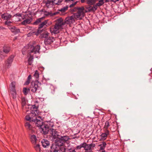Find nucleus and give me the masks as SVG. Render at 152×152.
<instances>
[{
  "instance_id": "f257e3e1",
  "label": "nucleus",
  "mask_w": 152,
  "mask_h": 152,
  "mask_svg": "<svg viewBox=\"0 0 152 152\" xmlns=\"http://www.w3.org/2000/svg\"><path fill=\"white\" fill-rule=\"evenodd\" d=\"M26 108L30 109V110H26V119L30 121L34 122L36 126H39L42 123V118L39 115L37 110V107L35 105H27Z\"/></svg>"
},
{
  "instance_id": "f03ea898",
  "label": "nucleus",
  "mask_w": 152,
  "mask_h": 152,
  "mask_svg": "<svg viewBox=\"0 0 152 152\" xmlns=\"http://www.w3.org/2000/svg\"><path fill=\"white\" fill-rule=\"evenodd\" d=\"M77 9V13L74 14L71 16L67 17L65 19V22L63 21L65 27L66 23L70 24L74 23L75 19L80 20L82 19L84 16L85 13L87 12V11L84 10L83 7H78Z\"/></svg>"
},
{
  "instance_id": "7ed1b4c3",
  "label": "nucleus",
  "mask_w": 152,
  "mask_h": 152,
  "mask_svg": "<svg viewBox=\"0 0 152 152\" xmlns=\"http://www.w3.org/2000/svg\"><path fill=\"white\" fill-rule=\"evenodd\" d=\"M28 54L27 58L28 64L31 65L33 61V56L37 57V55L39 54L40 46L37 45L35 46L33 45L29 46L28 48Z\"/></svg>"
},
{
  "instance_id": "20e7f679",
  "label": "nucleus",
  "mask_w": 152,
  "mask_h": 152,
  "mask_svg": "<svg viewBox=\"0 0 152 152\" xmlns=\"http://www.w3.org/2000/svg\"><path fill=\"white\" fill-rule=\"evenodd\" d=\"M65 27V25H64L63 19L61 18H60L57 20L54 26L50 28V31L52 34H56L59 33Z\"/></svg>"
},
{
  "instance_id": "39448f33",
  "label": "nucleus",
  "mask_w": 152,
  "mask_h": 152,
  "mask_svg": "<svg viewBox=\"0 0 152 152\" xmlns=\"http://www.w3.org/2000/svg\"><path fill=\"white\" fill-rule=\"evenodd\" d=\"M42 120V123L40 124L39 126H36L39 128L41 133L46 134L48 132L49 130V126L47 124V123H48V121L43 123Z\"/></svg>"
},
{
  "instance_id": "423d86ee",
  "label": "nucleus",
  "mask_w": 152,
  "mask_h": 152,
  "mask_svg": "<svg viewBox=\"0 0 152 152\" xmlns=\"http://www.w3.org/2000/svg\"><path fill=\"white\" fill-rule=\"evenodd\" d=\"M16 17H21L23 19H26L22 22V24L23 25H26L29 24L32 21V19L28 15V14H26L25 15L20 14H16L15 15Z\"/></svg>"
},
{
  "instance_id": "0eeeda50",
  "label": "nucleus",
  "mask_w": 152,
  "mask_h": 152,
  "mask_svg": "<svg viewBox=\"0 0 152 152\" xmlns=\"http://www.w3.org/2000/svg\"><path fill=\"white\" fill-rule=\"evenodd\" d=\"M11 88L10 89L11 93L12 95V97L14 99L15 98L16 96V93L15 90V83L14 82H12L11 83Z\"/></svg>"
},
{
  "instance_id": "6e6552de",
  "label": "nucleus",
  "mask_w": 152,
  "mask_h": 152,
  "mask_svg": "<svg viewBox=\"0 0 152 152\" xmlns=\"http://www.w3.org/2000/svg\"><path fill=\"white\" fill-rule=\"evenodd\" d=\"M38 88V86L37 82H32L30 88V89L33 92H35Z\"/></svg>"
},
{
  "instance_id": "1a4fd4ad",
  "label": "nucleus",
  "mask_w": 152,
  "mask_h": 152,
  "mask_svg": "<svg viewBox=\"0 0 152 152\" xmlns=\"http://www.w3.org/2000/svg\"><path fill=\"white\" fill-rule=\"evenodd\" d=\"M13 57L10 56L6 61L5 64L6 67L7 68H10L11 66L13 60Z\"/></svg>"
},
{
  "instance_id": "9d476101",
  "label": "nucleus",
  "mask_w": 152,
  "mask_h": 152,
  "mask_svg": "<svg viewBox=\"0 0 152 152\" xmlns=\"http://www.w3.org/2000/svg\"><path fill=\"white\" fill-rule=\"evenodd\" d=\"M83 148L86 151H88L91 149L92 147H94L95 145L94 144H87L86 143H83Z\"/></svg>"
},
{
  "instance_id": "9b49d317",
  "label": "nucleus",
  "mask_w": 152,
  "mask_h": 152,
  "mask_svg": "<svg viewBox=\"0 0 152 152\" xmlns=\"http://www.w3.org/2000/svg\"><path fill=\"white\" fill-rule=\"evenodd\" d=\"M52 23L51 21H49L48 20H45L44 22H42L39 25V28H42L45 26H46L51 25Z\"/></svg>"
},
{
  "instance_id": "f8f14e48",
  "label": "nucleus",
  "mask_w": 152,
  "mask_h": 152,
  "mask_svg": "<svg viewBox=\"0 0 152 152\" xmlns=\"http://www.w3.org/2000/svg\"><path fill=\"white\" fill-rule=\"evenodd\" d=\"M109 134V132L108 130H107L105 131V133H102L100 135V140H106L107 137V136Z\"/></svg>"
},
{
  "instance_id": "ddd939ff",
  "label": "nucleus",
  "mask_w": 152,
  "mask_h": 152,
  "mask_svg": "<svg viewBox=\"0 0 152 152\" xmlns=\"http://www.w3.org/2000/svg\"><path fill=\"white\" fill-rule=\"evenodd\" d=\"M54 40V38L52 37H48L44 41L45 45L50 44Z\"/></svg>"
},
{
  "instance_id": "4468645a",
  "label": "nucleus",
  "mask_w": 152,
  "mask_h": 152,
  "mask_svg": "<svg viewBox=\"0 0 152 152\" xmlns=\"http://www.w3.org/2000/svg\"><path fill=\"white\" fill-rule=\"evenodd\" d=\"M53 138L54 139L59 138V136L58 134V133L55 129H51V133Z\"/></svg>"
},
{
  "instance_id": "2eb2a0df",
  "label": "nucleus",
  "mask_w": 152,
  "mask_h": 152,
  "mask_svg": "<svg viewBox=\"0 0 152 152\" xmlns=\"http://www.w3.org/2000/svg\"><path fill=\"white\" fill-rule=\"evenodd\" d=\"M98 7L96 5V4H94L93 6H89L88 7H87V8L88 9L87 10L84 9V10H86L87 11V12H90V11H95L97 9V7Z\"/></svg>"
},
{
  "instance_id": "dca6fc26",
  "label": "nucleus",
  "mask_w": 152,
  "mask_h": 152,
  "mask_svg": "<svg viewBox=\"0 0 152 152\" xmlns=\"http://www.w3.org/2000/svg\"><path fill=\"white\" fill-rule=\"evenodd\" d=\"M9 29L11 31L15 34L18 33L20 32V30L17 28L15 27L12 26H9L8 27Z\"/></svg>"
},
{
  "instance_id": "f3484780",
  "label": "nucleus",
  "mask_w": 152,
  "mask_h": 152,
  "mask_svg": "<svg viewBox=\"0 0 152 152\" xmlns=\"http://www.w3.org/2000/svg\"><path fill=\"white\" fill-rule=\"evenodd\" d=\"M42 145L44 148H47L50 145V143L48 141L45 139L42 140L41 142Z\"/></svg>"
},
{
  "instance_id": "a211bd4d",
  "label": "nucleus",
  "mask_w": 152,
  "mask_h": 152,
  "mask_svg": "<svg viewBox=\"0 0 152 152\" xmlns=\"http://www.w3.org/2000/svg\"><path fill=\"white\" fill-rule=\"evenodd\" d=\"M1 17L5 20H8L11 18L12 15L7 13L1 15Z\"/></svg>"
},
{
  "instance_id": "6ab92c4d",
  "label": "nucleus",
  "mask_w": 152,
  "mask_h": 152,
  "mask_svg": "<svg viewBox=\"0 0 152 152\" xmlns=\"http://www.w3.org/2000/svg\"><path fill=\"white\" fill-rule=\"evenodd\" d=\"M49 34V33L47 31H44L41 34L40 37L46 39L48 37Z\"/></svg>"
},
{
  "instance_id": "aec40b11",
  "label": "nucleus",
  "mask_w": 152,
  "mask_h": 152,
  "mask_svg": "<svg viewBox=\"0 0 152 152\" xmlns=\"http://www.w3.org/2000/svg\"><path fill=\"white\" fill-rule=\"evenodd\" d=\"M31 139L32 143L33 144H35L37 140L36 136L34 135H32L31 137Z\"/></svg>"
},
{
  "instance_id": "412c9836",
  "label": "nucleus",
  "mask_w": 152,
  "mask_h": 152,
  "mask_svg": "<svg viewBox=\"0 0 152 152\" xmlns=\"http://www.w3.org/2000/svg\"><path fill=\"white\" fill-rule=\"evenodd\" d=\"M97 0H87L86 3L90 5H94L97 1Z\"/></svg>"
},
{
  "instance_id": "4be33fe9",
  "label": "nucleus",
  "mask_w": 152,
  "mask_h": 152,
  "mask_svg": "<svg viewBox=\"0 0 152 152\" xmlns=\"http://www.w3.org/2000/svg\"><path fill=\"white\" fill-rule=\"evenodd\" d=\"M10 48L8 46H5L3 48V52L5 53H8L10 51Z\"/></svg>"
},
{
  "instance_id": "5701e85b",
  "label": "nucleus",
  "mask_w": 152,
  "mask_h": 152,
  "mask_svg": "<svg viewBox=\"0 0 152 152\" xmlns=\"http://www.w3.org/2000/svg\"><path fill=\"white\" fill-rule=\"evenodd\" d=\"M59 138L61 139V141L63 140L64 143L69 139V137L67 136H61V137L59 136Z\"/></svg>"
},
{
  "instance_id": "b1692460",
  "label": "nucleus",
  "mask_w": 152,
  "mask_h": 152,
  "mask_svg": "<svg viewBox=\"0 0 152 152\" xmlns=\"http://www.w3.org/2000/svg\"><path fill=\"white\" fill-rule=\"evenodd\" d=\"M107 2L106 0H99L98 3H96V5L98 7H100L102 6L104 2Z\"/></svg>"
},
{
  "instance_id": "393cba45",
  "label": "nucleus",
  "mask_w": 152,
  "mask_h": 152,
  "mask_svg": "<svg viewBox=\"0 0 152 152\" xmlns=\"http://www.w3.org/2000/svg\"><path fill=\"white\" fill-rule=\"evenodd\" d=\"M58 139V140L57 142V144L58 145V146H61L63 145V144L64 143V141L63 140L62 141H61V139L59 138H59H57Z\"/></svg>"
},
{
  "instance_id": "a878e982",
  "label": "nucleus",
  "mask_w": 152,
  "mask_h": 152,
  "mask_svg": "<svg viewBox=\"0 0 152 152\" xmlns=\"http://www.w3.org/2000/svg\"><path fill=\"white\" fill-rule=\"evenodd\" d=\"M34 147L36 150L38 152H41V150L40 148V145L39 144H35Z\"/></svg>"
},
{
  "instance_id": "bb28decb",
  "label": "nucleus",
  "mask_w": 152,
  "mask_h": 152,
  "mask_svg": "<svg viewBox=\"0 0 152 152\" xmlns=\"http://www.w3.org/2000/svg\"><path fill=\"white\" fill-rule=\"evenodd\" d=\"M25 126L26 129H28L30 130H31L32 128L31 125L29 122H26L25 124Z\"/></svg>"
},
{
  "instance_id": "cd10ccee",
  "label": "nucleus",
  "mask_w": 152,
  "mask_h": 152,
  "mask_svg": "<svg viewBox=\"0 0 152 152\" xmlns=\"http://www.w3.org/2000/svg\"><path fill=\"white\" fill-rule=\"evenodd\" d=\"M6 56V55L3 52H0V61L4 59Z\"/></svg>"
},
{
  "instance_id": "c85d7f7f",
  "label": "nucleus",
  "mask_w": 152,
  "mask_h": 152,
  "mask_svg": "<svg viewBox=\"0 0 152 152\" xmlns=\"http://www.w3.org/2000/svg\"><path fill=\"white\" fill-rule=\"evenodd\" d=\"M106 144L104 142H103L102 143L99 145L100 147V150H104Z\"/></svg>"
},
{
  "instance_id": "c756f323",
  "label": "nucleus",
  "mask_w": 152,
  "mask_h": 152,
  "mask_svg": "<svg viewBox=\"0 0 152 152\" xmlns=\"http://www.w3.org/2000/svg\"><path fill=\"white\" fill-rule=\"evenodd\" d=\"M66 149V148L65 146L62 145L60 146V147L59 149L58 150H60L61 152H65Z\"/></svg>"
},
{
  "instance_id": "7c9ffc66",
  "label": "nucleus",
  "mask_w": 152,
  "mask_h": 152,
  "mask_svg": "<svg viewBox=\"0 0 152 152\" xmlns=\"http://www.w3.org/2000/svg\"><path fill=\"white\" fill-rule=\"evenodd\" d=\"M30 90V89L27 88H24L23 89V92L25 95H26L29 91Z\"/></svg>"
},
{
  "instance_id": "2f4dec72",
  "label": "nucleus",
  "mask_w": 152,
  "mask_h": 152,
  "mask_svg": "<svg viewBox=\"0 0 152 152\" xmlns=\"http://www.w3.org/2000/svg\"><path fill=\"white\" fill-rule=\"evenodd\" d=\"M44 17H42L38 19L34 23V24H37L40 23L41 21L44 19Z\"/></svg>"
},
{
  "instance_id": "473e14b6",
  "label": "nucleus",
  "mask_w": 152,
  "mask_h": 152,
  "mask_svg": "<svg viewBox=\"0 0 152 152\" xmlns=\"http://www.w3.org/2000/svg\"><path fill=\"white\" fill-rule=\"evenodd\" d=\"M68 8V7L67 6H66L63 7V8L61 9L59 11H61L62 12L64 13L66 11Z\"/></svg>"
},
{
  "instance_id": "72a5a7b5",
  "label": "nucleus",
  "mask_w": 152,
  "mask_h": 152,
  "mask_svg": "<svg viewBox=\"0 0 152 152\" xmlns=\"http://www.w3.org/2000/svg\"><path fill=\"white\" fill-rule=\"evenodd\" d=\"M110 126L109 123L108 121H107L105 123V125L104 126V128L106 130Z\"/></svg>"
},
{
  "instance_id": "f704fd0d",
  "label": "nucleus",
  "mask_w": 152,
  "mask_h": 152,
  "mask_svg": "<svg viewBox=\"0 0 152 152\" xmlns=\"http://www.w3.org/2000/svg\"><path fill=\"white\" fill-rule=\"evenodd\" d=\"M83 143L80 144V145L77 146L76 147L75 149L76 150H77L80 149L82 148H83Z\"/></svg>"
},
{
  "instance_id": "c9c22d12",
  "label": "nucleus",
  "mask_w": 152,
  "mask_h": 152,
  "mask_svg": "<svg viewBox=\"0 0 152 152\" xmlns=\"http://www.w3.org/2000/svg\"><path fill=\"white\" fill-rule=\"evenodd\" d=\"M34 76L36 78H38L39 77V74L37 70H36Z\"/></svg>"
},
{
  "instance_id": "e433bc0d",
  "label": "nucleus",
  "mask_w": 152,
  "mask_h": 152,
  "mask_svg": "<svg viewBox=\"0 0 152 152\" xmlns=\"http://www.w3.org/2000/svg\"><path fill=\"white\" fill-rule=\"evenodd\" d=\"M26 99L24 98H22V104L23 107L26 104Z\"/></svg>"
},
{
  "instance_id": "4c0bfd02",
  "label": "nucleus",
  "mask_w": 152,
  "mask_h": 152,
  "mask_svg": "<svg viewBox=\"0 0 152 152\" xmlns=\"http://www.w3.org/2000/svg\"><path fill=\"white\" fill-rule=\"evenodd\" d=\"M12 23V22L8 20H7L5 22V25H8L9 26L10 24Z\"/></svg>"
},
{
  "instance_id": "58836bf2",
  "label": "nucleus",
  "mask_w": 152,
  "mask_h": 152,
  "mask_svg": "<svg viewBox=\"0 0 152 152\" xmlns=\"http://www.w3.org/2000/svg\"><path fill=\"white\" fill-rule=\"evenodd\" d=\"M120 0H106V1L108 2L110 1L113 2L115 3H116V2L120 1Z\"/></svg>"
},
{
  "instance_id": "ea45409f",
  "label": "nucleus",
  "mask_w": 152,
  "mask_h": 152,
  "mask_svg": "<svg viewBox=\"0 0 152 152\" xmlns=\"http://www.w3.org/2000/svg\"><path fill=\"white\" fill-rule=\"evenodd\" d=\"M77 3V2H76V1L74 2V3H72V4H71L70 5V7H73Z\"/></svg>"
},
{
  "instance_id": "a19ab883",
  "label": "nucleus",
  "mask_w": 152,
  "mask_h": 152,
  "mask_svg": "<svg viewBox=\"0 0 152 152\" xmlns=\"http://www.w3.org/2000/svg\"><path fill=\"white\" fill-rule=\"evenodd\" d=\"M44 69V67H41L39 68V69L41 71H43Z\"/></svg>"
},
{
  "instance_id": "79ce46f5",
  "label": "nucleus",
  "mask_w": 152,
  "mask_h": 152,
  "mask_svg": "<svg viewBox=\"0 0 152 152\" xmlns=\"http://www.w3.org/2000/svg\"><path fill=\"white\" fill-rule=\"evenodd\" d=\"M30 82V81L27 80V81L25 83V84L26 85H27Z\"/></svg>"
},
{
  "instance_id": "37998d69",
  "label": "nucleus",
  "mask_w": 152,
  "mask_h": 152,
  "mask_svg": "<svg viewBox=\"0 0 152 152\" xmlns=\"http://www.w3.org/2000/svg\"><path fill=\"white\" fill-rule=\"evenodd\" d=\"M31 79V75H29L28 76V77L27 80L30 81V80Z\"/></svg>"
},
{
  "instance_id": "c03bdc74",
  "label": "nucleus",
  "mask_w": 152,
  "mask_h": 152,
  "mask_svg": "<svg viewBox=\"0 0 152 152\" xmlns=\"http://www.w3.org/2000/svg\"><path fill=\"white\" fill-rule=\"evenodd\" d=\"M50 152H52L51 151H50ZM53 152H61L60 150H58V149L57 150H55Z\"/></svg>"
},
{
  "instance_id": "a18cd8bd",
  "label": "nucleus",
  "mask_w": 152,
  "mask_h": 152,
  "mask_svg": "<svg viewBox=\"0 0 152 152\" xmlns=\"http://www.w3.org/2000/svg\"><path fill=\"white\" fill-rule=\"evenodd\" d=\"M31 35V34H30V33H28V34H27V36L28 37H29V36H30Z\"/></svg>"
},
{
  "instance_id": "49530a36",
  "label": "nucleus",
  "mask_w": 152,
  "mask_h": 152,
  "mask_svg": "<svg viewBox=\"0 0 152 152\" xmlns=\"http://www.w3.org/2000/svg\"><path fill=\"white\" fill-rule=\"evenodd\" d=\"M26 48H27L26 47H24V48L23 49V51H22V53H23V51H24V49H26Z\"/></svg>"
},
{
  "instance_id": "de8ad7c7",
  "label": "nucleus",
  "mask_w": 152,
  "mask_h": 152,
  "mask_svg": "<svg viewBox=\"0 0 152 152\" xmlns=\"http://www.w3.org/2000/svg\"><path fill=\"white\" fill-rule=\"evenodd\" d=\"M85 1V0H81V2H82V3H83L84 2V1Z\"/></svg>"
},
{
  "instance_id": "09e8293b",
  "label": "nucleus",
  "mask_w": 152,
  "mask_h": 152,
  "mask_svg": "<svg viewBox=\"0 0 152 152\" xmlns=\"http://www.w3.org/2000/svg\"><path fill=\"white\" fill-rule=\"evenodd\" d=\"M85 152H92L90 151H86Z\"/></svg>"
},
{
  "instance_id": "8fccbe9b",
  "label": "nucleus",
  "mask_w": 152,
  "mask_h": 152,
  "mask_svg": "<svg viewBox=\"0 0 152 152\" xmlns=\"http://www.w3.org/2000/svg\"><path fill=\"white\" fill-rule=\"evenodd\" d=\"M58 14V12H55L53 13L54 15H56Z\"/></svg>"
},
{
  "instance_id": "3c124183",
  "label": "nucleus",
  "mask_w": 152,
  "mask_h": 152,
  "mask_svg": "<svg viewBox=\"0 0 152 152\" xmlns=\"http://www.w3.org/2000/svg\"><path fill=\"white\" fill-rule=\"evenodd\" d=\"M101 152H105V151L104 150H102V151Z\"/></svg>"
},
{
  "instance_id": "603ef678",
  "label": "nucleus",
  "mask_w": 152,
  "mask_h": 152,
  "mask_svg": "<svg viewBox=\"0 0 152 152\" xmlns=\"http://www.w3.org/2000/svg\"><path fill=\"white\" fill-rule=\"evenodd\" d=\"M17 38L16 37H15V39H14V40H15V39H16Z\"/></svg>"
},
{
  "instance_id": "864d4df0",
  "label": "nucleus",
  "mask_w": 152,
  "mask_h": 152,
  "mask_svg": "<svg viewBox=\"0 0 152 152\" xmlns=\"http://www.w3.org/2000/svg\"><path fill=\"white\" fill-rule=\"evenodd\" d=\"M69 1H73L74 0H69Z\"/></svg>"
}]
</instances>
